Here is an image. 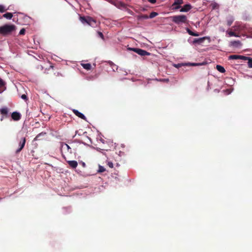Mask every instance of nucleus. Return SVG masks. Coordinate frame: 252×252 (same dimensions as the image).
I'll return each mask as SVG.
<instances>
[{
  "instance_id": "nucleus-1",
  "label": "nucleus",
  "mask_w": 252,
  "mask_h": 252,
  "mask_svg": "<svg viewBox=\"0 0 252 252\" xmlns=\"http://www.w3.org/2000/svg\"><path fill=\"white\" fill-rule=\"evenodd\" d=\"M15 26L14 25H5L0 27V33L6 35L15 31Z\"/></svg>"
},
{
  "instance_id": "nucleus-2",
  "label": "nucleus",
  "mask_w": 252,
  "mask_h": 252,
  "mask_svg": "<svg viewBox=\"0 0 252 252\" xmlns=\"http://www.w3.org/2000/svg\"><path fill=\"white\" fill-rule=\"evenodd\" d=\"M79 19L84 25H88L92 27L96 26V21L91 17L80 16Z\"/></svg>"
},
{
  "instance_id": "nucleus-3",
  "label": "nucleus",
  "mask_w": 252,
  "mask_h": 252,
  "mask_svg": "<svg viewBox=\"0 0 252 252\" xmlns=\"http://www.w3.org/2000/svg\"><path fill=\"white\" fill-rule=\"evenodd\" d=\"M171 19L174 23L178 25L185 23L187 20V16L184 15L173 16Z\"/></svg>"
},
{
  "instance_id": "nucleus-4",
  "label": "nucleus",
  "mask_w": 252,
  "mask_h": 252,
  "mask_svg": "<svg viewBox=\"0 0 252 252\" xmlns=\"http://www.w3.org/2000/svg\"><path fill=\"white\" fill-rule=\"evenodd\" d=\"M129 49L131 51H134V52L136 53L137 54L141 56H149L150 55V53L140 48H129Z\"/></svg>"
},
{
  "instance_id": "nucleus-5",
  "label": "nucleus",
  "mask_w": 252,
  "mask_h": 252,
  "mask_svg": "<svg viewBox=\"0 0 252 252\" xmlns=\"http://www.w3.org/2000/svg\"><path fill=\"white\" fill-rule=\"evenodd\" d=\"M228 59L229 60H242L244 61H247L248 58H246V56L238 55H232L229 56Z\"/></svg>"
},
{
  "instance_id": "nucleus-6",
  "label": "nucleus",
  "mask_w": 252,
  "mask_h": 252,
  "mask_svg": "<svg viewBox=\"0 0 252 252\" xmlns=\"http://www.w3.org/2000/svg\"><path fill=\"white\" fill-rule=\"evenodd\" d=\"M192 8V6L190 4H186L182 7L180 10L181 12H187L189 11Z\"/></svg>"
},
{
  "instance_id": "nucleus-7",
  "label": "nucleus",
  "mask_w": 252,
  "mask_h": 252,
  "mask_svg": "<svg viewBox=\"0 0 252 252\" xmlns=\"http://www.w3.org/2000/svg\"><path fill=\"white\" fill-rule=\"evenodd\" d=\"M26 143V138H23L19 143V148L16 150V153H19L24 147Z\"/></svg>"
},
{
  "instance_id": "nucleus-8",
  "label": "nucleus",
  "mask_w": 252,
  "mask_h": 252,
  "mask_svg": "<svg viewBox=\"0 0 252 252\" xmlns=\"http://www.w3.org/2000/svg\"><path fill=\"white\" fill-rule=\"evenodd\" d=\"M73 112L76 116H77L79 118L87 121V118L83 113H81L78 110H76V109H73Z\"/></svg>"
},
{
  "instance_id": "nucleus-9",
  "label": "nucleus",
  "mask_w": 252,
  "mask_h": 252,
  "mask_svg": "<svg viewBox=\"0 0 252 252\" xmlns=\"http://www.w3.org/2000/svg\"><path fill=\"white\" fill-rule=\"evenodd\" d=\"M230 45L236 48H240L242 46V43L239 40H234L230 42Z\"/></svg>"
},
{
  "instance_id": "nucleus-10",
  "label": "nucleus",
  "mask_w": 252,
  "mask_h": 252,
  "mask_svg": "<svg viewBox=\"0 0 252 252\" xmlns=\"http://www.w3.org/2000/svg\"><path fill=\"white\" fill-rule=\"evenodd\" d=\"M12 118L15 121H18L21 118V114L17 112H14L11 114Z\"/></svg>"
},
{
  "instance_id": "nucleus-11",
  "label": "nucleus",
  "mask_w": 252,
  "mask_h": 252,
  "mask_svg": "<svg viewBox=\"0 0 252 252\" xmlns=\"http://www.w3.org/2000/svg\"><path fill=\"white\" fill-rule=\"evenodd\" d=\"M207 38V37H203L199 38H195L192 41V43L193 44H201L202 43L205 38Z\"/></svg>"
},
{
  "instance_id": "nucleus-12",
  "label": "nucleus",
  "mask_w": 252,
  "mask_h": 252,
  "mask_svg": "<svg viewBox=\"0 0 252 252\" xmlns=\"http://www.w3.org/2000/svg\"><path fill=\"white\" fill-rule=\"evenodd\" d=\"M183 3V0H175L173 6L176 5L174 9H177L181 7L180 4Z\"/></svg>"
},
{
  "instance_id": "nucleus-13",
  "label": "nucleus",
  "mask_w": 252,
  "mask_h": 252,
  "mask_svg": "<svg viewBox=\"0 0 252 252\" xmlns=\"http://www.w3.org/2000/svg\"><path fill=\"white\" fill-rule=\"evenodd\" d=\"M67 162L72 168H75L77 166L78 163L75 160H68Z\"/></svg>"
},
{
  "instance_id": "nucleus-14",
  "label": "nucleus",
  "mask_w": 252,
  "mask_h": 252,
  "mask_svg": "<svg viewBox=\"0 0 252 252\" xmlns=\"http://www.w3.org/2000/svg\"><path fill=\"white\" fill-rule=\"evenodd\" d=\"M5 89V83L1 79H0V94L2 93Z\"/></svg>"
},
{
  "instance_id": "nucleus-15",
  "label": "nucleus",
  "mask_w": 252,
  "mask_h": 252,
  "mask_svg": "<svg viewBox=\"0 0 252 252\" xmlns=\"http://www.w3.org/2000/svg\"><path fill=\"white\" fill-rule=\"evenodd\" d=\"M81 64L84 69H85L87 70H89L91 69L92 66H91V64L89 63H82Z\"/></svg>"
},
{
  "instance_id": "nucleus-16",
  "label": "nucleus",
  "mask_w": 252,
  "mask_h": 252,
  "mask_svg": "<svg viewBox=\"0 0 252 252\" xmlns=\"http://www.w3.org/2000/svg\"><path fill=\"white\" fill-rule=\"evenodd\" d=\"M234 20V18L232 16H229L227 19V25L228 26H230L233 23Z\"/></svg>"
},
{
  "instance_id": "nucleus-17",
  "label": "nucleus",
  "mask_w": 252,
  "mask_h": 252,
  "mask_svg": "<svg viewBox=\"0 0 252 252\" xmlns=\"http://www.w3.org/2000/svg\"><path fill=\"white\" fill-rule=\"evenodd\" d=\"M187 32L190 35L194 36H199V33L197 32H194L191 31L190 30H189V28L187 29Z\"/></svg>"
},
{
  "instance_id": "nucleus-18",
  "label": "nucleus",
  "mask_w": 252,
  "mask_h": 252,
  "mask_svg": "<svg viewBox=\"0 0 252 252\" xmlns=\"http://www.w3.org/2000/svg\"><path fill=\"white\" fill-rule=\"evenodd\" d=\"M216 68L220 73H224L225 71L224 68L220 65H217Z\"/></svg>"
},
{
  "instance_id": "nucleus-19",
  "label": "nucleus",
  "mask_w": 252,
  "mask_h": 252,
  "mask_svg": "<svg viewBox=\"0 0 252 252\" xmlns=\"http://www.w3.org/2000/svg\"><path fill=\"white\" fill-rule=\"evenodd\" d=\"M8 109L6 107H3L0 109V112L2 115H6L8 114Z\"/></svg>"
},
{
  "instance_id": "nucleus-20",
  "label": "nucleus",
  "mask_w": 252,
  "mask_h": 252,
  "mask_svg": "<svg viewBox=\"0 0 252 252\" xmlns=\"http://www.w3.org/2000/svg\"><path fill=\"white\" fill-rule=\"evenodd\" d=\"M226 33L228 34L229 36L240 37L238 34H237L234 32L232 31H226Z\"/></svg>"
},
{
  "instance_id": "nucleus-21",
  "label": "nucleus",
  "mask_w": 252,
  "mask_h": 252,
  "mask_svg": "<svg viewBox=\"0 0 252 252\" xmlns=\"http://www.w3.org/2000/svg\"><path fill=\"white\" fill-rule=\"evenodd\" d=\"M3 17L7 19H11L13 17V14L11 13H6L3 15Z\"/></svg>"
},
{
  "instance_id": "nucleus-22",
  "label": "nucleus",
  "mask_w": 252,
  "mask_h": 252,
  "mask_svg": "<svg viewBox=\"0 0 252 252\" xmlns=\"http://www.w3.org/2000/svg\"><path fill=\"white\" fill-rule=\"evenodd\" d=\"M246 58H248L247 60L248 61V64L249 67L250 68H252V58L249 57H246Z\"/></svg>"
},
{
  "instance_id": "nucleus-23",
  "label": "nucleus",
  "mask_w": 252,
  "mask_h": 252,
  "mask_svg": "<svg viewBox=\"0 0 252 252\" xmlns=\"http://www.w3.org/2000/svg\"><path fill=\"white\" fill-rule=\"evenodd\" d=\"M8 8H6V7L2 4H0V12L3 13L6 11Z\"/></svg>"
},
{
  "instance_id": "nucleus-24",
  "label": "nucleus",
  "mask_w": 252,
  "mask_h": 252,
  "mask_svg": "<svg viewBox=\"0 0 252 252\" xmlns=\"http://www.w3.org/2000/svg\"><path fill=\"white\" fill-rule=\"evenodd\" d=\"M158 15V13L157 12H151L150 13V15L148 16V18H150V19H152V18H153L155 17Z\"/></svg>"
},
{
  "instance_id": "nucleus-25",
  "label": "nucleus",
  "mask_w": 252,
  "mask_h": 252,
  "mask_svg": "<svg viewBox=\"0 0 252 252\" xmlns=\"http://www.w3.org/2000/svg\"><path fill=\"white\" fill-rule=\"evenodd\" d=\"M105 171V168L103 166L99 165L97 172L98 173H102Z\"/></svg>"
},
{
  "instance_id": "nucleus-26",
  "label": "nucleus",
  "mask_w": 252,
  "mask_h": 252,
  "mask_svg": "<svg viewBox=\"0 0 252 252\" xmlns=\"http://www.w3.org/2000/svg\"><path fill=\"white\" fill-rule=\"evenodd\" d=\"M138 20L141 19H148V16L147 15H139L137 17Z\"/></svg>"
},
{
  "instance_id": "nucleus-27",
  "label": "nucleus",
  "mask_w": 252,
  "mask_h": 252,
  "mask_svg": "<svg viewBox=\"0 0 252 252\" xmlns=\"http://www.w3.org/2000/svg\"><path fill=\"white\" fill-rule=\"evenodd\" d=\"M211 6H212L213 9H215L219 7V5L217 2H213L211 3Z\"/></svg>"
},
{
  "instance_id": "nucleus-28",
  "label": "nucleus",
  "mask_w": 252,
  "mask_h": 252,
  "mask_svg": "<svg viewBox=\"0 0 252 252\" xmlns=\"http://www.w3.org/2000/svg\"><path fill=\"white\" fill-rule=\"evenodd\" d=\"M205 64V63L203 62L201 63H191L190 65L192 66H197V65H202Z\"/></svg>"
},
{
  "instance_id": "nucleus-29",
  "label": "nucleus",
  "mask_w": 252,
  "mask_h": 252,
  "mask_svg": "<svg viewBox=\"0 0 252 252\" xmlns=\"http://www.w3.org/2000/svg\"><path fill=\"white\" fill-rule=\"evenodd\" d=\"M46 134V133L45 132H41L39 134H38L34 138V140H38V138L41 136V135H44Z\"/></svg>"
},
{
  "instance_id": "nucleus-30",
  "label": "nucleus",
  "mask_w": 252,
  "mask_h": 252,
  "mask_svg": "<svg viewBox=\"0 0 252 252\" xmlns=\"http://www.w3.org/2000/svg\"><path fill=\"white\" fill-rule=\"evenodd\" d=\"M233 27L235 28L234 30L235 31H239L241 30V26L240 25H235Z\"/></svg>"
},
{
  "instance_id": "nucleus-31",
  "label": "nucleus",
  "mask_w": 252,
  "mask_h": 252,
  "mask_svg": "<svg viewBox=\"0 0 252 252\" xmlns=\"http://www.w3.org/2000/svg\"><path fill=\"white\" fill-rule=\"evenodd\" d=\"M119 8H126V5L125 3L123 2L119 3Z\"/></svg>"
},
{
  "instance_id": "nucleus-32",
  "label": "nucleus",
  "mask_w": 252,
  "mask_h": 252,
  "mask_svg": "<svg viewBox=\"0 0 252 252\" xmlns=\"http://www.w3.org/2000/svg\"><path fill=\"white\" fill-rule=\"evenodd\" d=\"M107 165L110 168H113V163L111 161H108L107 163Z\"/></svg>"
},
{
  "instance_id": "nucleus-33",
  "label": "nucleus",
  "mask_w": 252,
  "mask_h": 252,
  "mask_svg": "<svg viewBox=\"0 0 252 252\" xmlns=\"http://www.w3.org/2000/svg\"><path fill=\"white\" fill-rule=\"evenodd\" d=\"M25 33V30L24 29H22L20 30L19 32L20 34H24Z\"/></svg>"
},
{
  "instance_id": "nucleus-34",
  "label": "nucleus",
  "mask_w": 252,
  "mask_h": 252,
  "mask_svg": "<svg viewBox=\"0 0 252 252\" xmlns=\"http://www.w3.org/2000/svg\"><path fill=\"white\" fill-rule=\"evenodd\" d=\"M21 98L24 100H27V97L26 94H23L21 95Z\"/></svg>"
},
{
  "instance_id": "nucleus-35",
  "label": "nucleus",
  "mask_w": 252,
  "mask_h": 252,
  "mask_svg": "<svg viewBox=\"0 0 252 252\" xmlns=\"http://www.w3.org/2000/svg\"><path fill=\"white\" fill-rule=\"evenodd\" d=\"M148 1L152 4H154L156 2L157 0H148Z\"/></svg>"
},
{
  "instance_id": "nucleus-36",
  "label": "nucleus",
  "mask_w": 252,
  "mask_h": 252,
  "mask_svg": "<svg viewBox=\"0 0 252 252\" xmlns=\"http://www.w3.org/2000/svg\"><path fill=\"white\" fill-rule=\"evenodd\" d=\"M98 33L99 37H100L101 38L103 39L104 36H103V34H102V33L101 32H98Z\"/></svg>"
},
{
  "instance_id": "nucleus-37",
  "label": "nucleus",
  "mask_w": 252,
  "mask_h": 252,
  "mask_svg": "<svg viewBox=\"0 0 252 252\" xmlns=\"http://www.w3.org/2000/svg\"><path fill=\"white\" fill-rule=\"evenodd\" d=\"M64 145L65 146L68 150L70 149V147L67 144L64 143Z\"/></svg>"
},
{
  "instance_id": "nucleus-38",
  "label": "nucleus",
  "mask_w": 252,
  "mask_h": 252,
  "mask_svg": "<svg viewBox=\"0 0 252 252\" xmlns=\"http://www.w3.org/2000/svg\"><path fill=\"white\" fill-rule=\"evenodd\" d=\"M100 141L102 143H105V140L104 139H103L102 138H100Z\"/></svg>"
},
{
  "instance_id": "nucleus-39",
  "label": "nucleus",
  "mask_w": 252,
  "mask_h": 252,
  "mask_svg": "<svg viewBox=\"0 0 252 252\" xmlns=\"http://www.w3.org/2000/svg\"><path fill=\"white\" fill-rule=\"evenodd\" d=\"M82 164L83 166H84V167H85V165H86L85 163V162H82Z\"/></svg>"
},
{
  "instance_id": "nucleus-40",
  "label": "nucleus",
  "mask_w": 252,
  "mask_h": 252,
  "mask_svg": "<svg viewBox=\"0 0 252 252\" xmlns=\"http://www.w3.org/2000/svg\"><path fill=\"white\" fill-rule=\"evenodd\" d=\"M3 118L1 117V119H0V121H2L3 120Z\"/></svg>"
},
{
  "instance_id": "nucleus-41",
  "label": "nucleus",
  "mask_w": 252,
  "mask_h": 252,
  "mask_svg": "<svg viewBox=\"0 0 252 252\" xmlns=\"http://www.w3.org/2000/svg\"><path fill=\"white\" fill-rule=\"evenodd\" d=\"M163 80L167 81L168 80V79H163Z\"/></svg>"
},
{
  "instance_id": "nucleus-42",
  "label": "nucleus",
  "mask_w": 252,
  "mask_h": 252,
  "mask_svg": "<svg viewBox=\"0 0 252 252\" xmlns=\"http://www.w3.org/2000/svg\"><path fill=\"white\" fill-rule=\"evenodd\" d=\"M220 31H222V32H224V29H221L220 30Z\"/></svg>"
}]
</instances>
